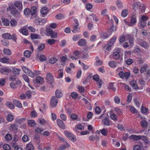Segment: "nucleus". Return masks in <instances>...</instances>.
Wrapping results in <instances>:
<instances>
[{
  "instance_id": "1",
  "label": "nucleus",
  "mask_w": 150,
  "mask_h": 150,
  "mask_svg": "<svg viewBox=\"0 0 150 150\" xmlns=\"http://www.w3.org/2000/svg\"><path fill=\"white\" fill-rule=\"evenodd\" d=\"M8 11H11V13L16 18H19L21 17V14L20 11H18L15 7L13 6H9L7 8Z\"/></svg>"
},
{
  "instance_id": "2",
  "label": "nucleus",
  "mask_w": 150,
  "mask_h": 150,
  "mask_svg": "<svg viewBox=\"0 0 150 150\" xmlns=\"http://www.w3.org/2000/svg\"><path fill=\"white\" fill-rule=\"evenodd\" d=\"M138 44L146 49H148L149 46L148 43L144 40L140 38L137 40Z\"/></svg>"
},
{
  "instance_id": "3",
  "label": "nucleus",
  "mask_w": 150,
  "mask_h": 150,
  "mask_svg": "<svg viewBox=\"0 0 150 150\" xmlns=\"http://www.w3.org/2000/svg\"><path fill=\"white\" fill-rule=\"evenodd\" d=\"M64 134L71 141L75 142L76 140V138L75 136L70 132L65 130L64 132Z\"/></svg>"
},
{
  "instance_id": "4",
  "label": "nucleus",
  "mask_w": 150,
  "mask_h": 150,
  "mask_svg": "<svg viewBox=\"0 0 150 150\" xmlns=\"http://www.w3.org/2000/svg\"><path fill=\"white\" fill-rule=\"evenodd\" d=\"M46 79L47 82L50 84H52L54 82V78L51 73H47L46 75Z\"/></svg>"
},
{
  "instance_id": "5",
  "label": "nucleus",
  "mask_w": 150,
  "mask_h": 150,
  "mask_svg": "<svg viewBox=\"0 0 150 150\" xmlns=\"http://www.w3.org/2000/svg\"><path fill=\"white\" fill-rule=\"evenodd\" d=\"M117 39V37L114 36L108 42L106 45V50L109 51L111 50L110 47L114 44Z\"/></svg>"
},
{
  "instance_id": "6",
  "label": "nucleus",
  "mask_w": 150,
  "mask_h": 150,
  "mask_svg": "<svg viewBox=\"0 0 150 150\" xmlns=\"http://www.w3.org/2000/svg\"><path fill=\"white\" fill-rule=\"evenodd\" d=\"M21 85V82L19 80H17L15 83L11 82L10 84L11 87L13 89L20 87Z\"/></svg>"
},
{
  "instance_id": "7",
  "label": "nucleus",
  "mask_w": 150,
  "mask_h": 150,
  "mask_svg": "<svg viewBox=\"0 0 150 150\" xmlns=\"http://www.w3.org/2000/svg\"><path fill=\"white\" fill-rule=\"evenodd\" d=\"M46 19L39 18H37L34 20V23L37 25H42L46 22Z\"/></svg>"
},
{
  "instance_id": "8",
  "label": "nucleus",
  "mask_w": 150,
  "mask_h": 150,
  "mask_svg": "<svg viewBox=\"0 0 150 150\" xmlns=\"http://www.w3.org/2000/svg\"><path fill=\"white\" fill-rule=\"evenodd\" d=\"M58 99L56 97L53 96L51 98L50 101V105L51 107L54 108L55 107L58 102Z\"/></svg>"
},
{
  "instance_id": "9",
  "label": "nucleus",
  "mask_w": 150,
  "mask_h": 150,
  "mask_svg": "<svg viewBox=\"0 0 150 150\" xmlns=\"http://www.w3.org/2000/svg\"><path fill=\"white\" fill-rule=\"evenodd\" d=\"M11 6H13V7H16L20 11H21L23 9L22 2L18 1H15L14 4Z\"/></svg>"
},
{
  "instance_id": "10",
  "label": "nucleus",
  "mask_w": 150,
  "mask_h": 150,
  "mask_svg": "<svg viewBox=\"0 0 150 150\" xmlns=\"http://www.w3.org/2000/svg\"><path fill=\"white\" fill-rule=\"evenodd\" d=\"M118 75L121 78L124 79L125 77L126 79H128L130 75V73L128 72L124 73L123 71H121L119 73Z\"/></svg>"
},
{
  "instance_id": "11",
  "label": "nucleus",
  "mask_w": 150,
  "mask_h": 150,
  "mask_svg": "<svg viewBox=\"0 0 150 150\" xmlns=\"http://www.w3.org/2000/svg\"><path fill=\"white\" fill-rule=\"evenodd\" d=\"M75 24L74 25L73 27V30H72L73 33H75L78 32L79 30V28L78 27L79 24L76 19H75L74 20Z\"/></svg>"
},
{
  "instance_id": "12",
  "label": "nucleus",
  "mask_w": 150,
  "mask_h": 150,
  "mask_svg": "<svg viewBox=\"0 0 150 150\" xmlns=\"http://www.w3.org/2000/svg\"><path fill=\"white\" fill-rule=\"evenodd\" d=\"M23 71L25 73L28 74V75L31 77H34V74L28 68L24 67L22 68Z\"/></svg>"
},
{
  "instance_id": "13",
  "label": "nucleus",
  "mask_w": 150,
  "mask_h": 150,
  "mask_svg": "<svg viewBox=\"0 0 150 150\" xmlns=\"http://www.w3.org/2000/svg\"><path fill=\"white\" fill-rule=\"evenodd\" d=\"M11 71L10 69L4 67L0 69V71L3 74L7 75L8 72Z\"/></svg>"
},
{
  "instance_id": "14",
  "label": "nucleus",
  "mask_w": 150,
  "mask_h": 150,
  "mask_svg": "<svg viewBox=\"0 0 150 150\" xmlns=\"http://www.w3.org/2000/svg\"><path fill=\"white\" fill-rule=\"evenodd\" d=\"M88 139L90 142H92L96 140V141H99L100 140L99 135H92L88 137Z\"/></svg>"
},
{
  "instance_id": "15",
  "label": "nucleus",
  "mask_w": 150,
  "mask_h": 150,
  "mask_svg": "<svg viewBox=\"0 0 150 150\" xmlns=\"http://www.w3.org/2000/svg\"><path fill=\"white\" fill-rule=\"evenodd\" d=\"M57 123L58 126L61 129H65V126L63 122L61 120L57 119Z\"/></svg>"
},
{
  "instance_id": "16",
  "label": "nucleus",
  "mask_w": 150,
  "mask_h": 150,
  "mask_svg": "<svg viewBox=\"0 0 150 150\" xmlns=\"http://www.w3.org/2000/svg\"><path fill=\"white\" fill-rule=\"evenodd\" d=\"M120 51L118 50H115L114 51L113 55V58L116 60H118L120 58Z\"/></svg>"
},
{
  "instance_id": "17",
  "label": "nucleus",
  "mask_w": 150,
  "mask_h": 150,
  "mask_svg": "<svg viewBox=\"0 0 150 150\" xmlns=\"http://www.w3.org/2000/svg\"><path fill=\"white\" fill-rule=\"evenodd\" d=\"M137 21L136 16L135 15L132 16L131 18L130 23L129 25L130 26H132L136 23Z\"/></svg>"
},
{
  "instance_id": "18",
  "label": "nucleus",
  "mask_w": 150,
  "mask_h": 150,
  "mask_svg": "<svg viewBox=\"0 0 150 150\" xmlns=\"http://www.w3.org/2000/svg\"><path fill=\"white\" fill-rule=\"evenodd\" d=\"M78 44L80 46H84L86 44V40L84 39H81L78 41Z\"/></svg>"
},
{
  "instance_id": "19",
  "label": "nucleus",
  "mask_w": 150,
  "mask_h": 150,
  "mask_svg": "<svg viewBox=\"0 0 150 150\" xmlns=\"http://www.w3.org/2000/svg\"><path fill=\"white\" fill-rule=\"evenodd\" d=\"M127 38L129 40L130 45L133 46L134 42L133 37L131 35H127Z\"/></svg>"
},
{
  "instance_id": "20",
  "label": "nucleus",
  "mask_w": 150,
  "mask_h": 150,
  "mask_svg": "<svg viewBox=\"0 0 150 150\" xmlns=\"http://www.w3.org/2000/svg\"><path fill=\"white\" fill-rule=\"evenodd\" d=\"M130 84L132 87L133 89L137 90L139 88V87L137 85V82L135 81H131L130 82Z\"/></svg>"
},
{
  "instance_id": "21",
  "label": "nucleus",
  "mask_w": 150,
  "mask_h": 150,
  "mask_svg": "<svg viewBox=\"0 0 150 150\" xmlns=\"http://www.w3.org/2000/svg\"><path fill=\"white\" fill-rule=\"evenodd\" d=\"M65 143L64 145H61L59 148L60 149V150H63L69 148L70 146V145L69 144L67 141H65V142H64Z\"/></svg>"
},
{
  "instance_id": "22",
  "label": "nucleus",
  "mask_w": 150,
  "mask_h": 150,
  "mask_svg": "<svg viewBox=\"0 0 150 150\" xmlns=\"http://www.w3.org/2000/svg\"><path fill=\"white\" fill-rule=\"evenodd\" d=\"M13 103L16 107L21 108L22 107V104L21 102L16 99H14L13 100Z\"/></svg>"
},
{
  "instance_id": "23",
  "label": "nucleus",
  "mask_w": 150,
  "mask_h": 150,
  "mask_svg": "<svg viewBox=\"0 0 150 150\" xmlns=\"http://www.w3.org/2000/svg\"><path fill=\"white\" fill-rule=\"evenodd\" d=\"M49 11V9L46 7H44L42 8L40 10L41 13L44 15H46Z\"/></svg>"
},
{
  "instance_id": "24",
  "label": "nucleus",
  "mask_w": 150,
  "mask_h": 150,
  "mask_svg": "<svg viewBox=\"0 0 150 150\" xmlns=\"http://www.w3.org/2000/svg\"><path fill=\"white\" fill-rule=\"evenodd\" d=\"M102 122L105 126H108L110 125V122L109 119L106 117L104 118L103 119Z\"/></svg>"
},
{
  "instance_id": "25",
  "label": "nucleus",
  "mask_w": 150,
  "mask_h": 150,
  "mask_svg": "<svg viewBox=\"0 0 150 150\" xmlns=\"http://www.w3.org/2000/svg\"><path fill=\"white\" fill-rule=\"evenodd\" d=\"M55 94L56 96V97L57 98H61L63 96L62 91L59 89H57L56 91Z\"/></svg>"
},
{
  "instance_id": "26",
  "label": "nucleus",
  "mask_w": 150,
  "mask_h": 150,
  "mask_svg": "<svg viewBox=\"0 0 150 150\" xmlns=\"http://www.w3.org/2000/svg\"><path fill=\"white\" fill-rule=\"evenodd\" d=\"M3 38L7 40H10L12 38V35L9 33H5L2 35Z\"/></svg>"
},
{
  "instance_id": "27",
  "label": "nucleus",
  "mask_w": 150,
  "mask_h": 150,
  "mask_svg": "<svg viewBox=\"0 0 150 150\" xmlns=\"http://www.w3.org/2000/svg\"><path fill=\"white\" fill-rule=\"evenodd\" d=\"M31 16H33L35 15L37 12V8L35 6H32L30 10Z\"/></svg>"
},
{
  "instance_id": "28",
  "label": "nucleus",
  "mask_w": 150,
  "mask_h": 150,
  "mask_svg": "<svg viewBox=\"0 0 150 150\" xmlns=\"http://www.w3.org/2000/svg\"><path fill=\"white\" fill-rule=\"evenodd\" d=\"M12 146L14 149L15 150H22V148L20 146L17 145L16 143H12Z\"/></svg>"
},
{
  "instance_id": "29",
  "label": "nucleus",
  "mask_w": 150,
  "mask_h": 150,
  "mask_svg": "<svg viewBox=\"0 0 150 150\" xmlns=\"http://www.w3.org/2000/svg\"><path fill=\"white\" fill-rule=\"evenodd\" d=\"M35 81L37 83L41 84L44 81V79L41 76H38L35 79Z\"/></svg>"
},
{
  "instance_id": "30",
  "label": "nucleus",
  "mask_w": 150,
  "mask_h": 150,
  "mask_svg": "<svg viewBox=\"0 0 150 150\" xmlns=\"http://www.w3.org/2000/svg\"><path fill=\"white\" fill-rule=\"evenodd\" d=\"M20 33H22L24 35H27L28 33V31L26 28H21L19 30Z\"/></svg>"
},
{
  "instance_id": "31",
  "label": "nucleus",
  "mask_w": 150,
  "mask_h": 150,
  "mask_svg": "<svg viewBox=\"0 0 150 150\" xmlns=\"http://www.w3.org/2000/svg\"><path fill=\"white\" fill-rule=\"evenodd\" d=\"M6 105L11 109H14V108L13 104L11 102L9 101H7L6 103Z\"/></svg>"
},
{
  "instance_id": "32",
  "label": "nucleus",
  "mask_w": 150,
  "mask_h": 150,
  "mask_svg": "<svg viewBox=\"0 0 150 150\" xmlns=\"http://www.w3.org/2000/svg\"><path fill=\"white\" fill-rule=\"evenodd\" d=\"M128 11L127 9H125L122 11L121 13V16L123 17H126L128 14Z\"/></svg>"
},
{
  "instance_id": "33",
  "label": "nucleus",
  "mask_w": 150,
  "mask_h": 150,
  "mask_svg": "<svg viewBox=\"0 0 150 150\" xmlns=\"http://www.w3.org/2000/svg\"><path fill=\"white\" fill-rule=\"evenodd\" d=\"M131 137L134 140L137 141L141 139L142 136L132 135Z\"/></svg>"
},
{
  "instance_id": "34",
  "label": "nucleus",
  "mask_w": 150,
  "mask_h": 150,
  "mask_svg": "<svg viewBox=\"0 0 150 150\" xmlns=\"http://www.w3.org/2000/svg\"><path fill=\"white\" fill-rule=\"evenodd\" d=\"M140 124L143 128H146L148 126V122L146 120H142Z\"/></svg>"
},
{
  "instance_id": "35",
  "label": "nucleus",
  "mask_w": 150,
  "mask_h": 150,
  "mask_svg": "<svg viewBox=\"0 0 150 150\" xmlns=\"http://www.w3.org/2000/svg\"><path fill=\"white\" fill-rule=\"evenodd\" d=\"M20 69L14 68H13V72L15 75H18L20 74Z\"/></svg>"
},
{
  "instance_id": "36",
  "label": "nucleus",
  "mask_w": 150,
  "mask_h": 150,
  "mask_svg": "<svg viewBox=\"0 0 150 150\" xmlns=\"http://www.w3.org/2000/svg\"><path fill=\"white\" fill-rule=\"evenodd\" d=\"M45 46V45L44 43H41L40 45L38 46L37 48V50L39 51H42Z\"/></svg>"
},
{
  "instance_id": "37",
  "label": "nucleus",
  "mask_w": 150,
  "mask_h": 150,
  "mask_svg": "<svg viewBox=\"0 0 150 150\" xmlns=\"http://www.w3.org/2000/svg\"><path fill=\"white\" fill-rule=\"evenodd\" d=\"M109 65L112 68L115 67L117 66V63L114 61H111L108 63Z\"/></svg>"
},
{
  "instance_id": "38",
  "label": "nucleus",
  "mask_w": 150,
  "mask_h": 150,
  "mask_svg": "<svg viewBox=\"0 0 150 150\" xmlns=\"http://www.w3.org/2000/svg\"><path fill=\"white\" fill-rule=\"evenodd\" d=\"M141 139L146 144H148L149 143V142L148 139L149 138L148 137L144 135H142Z\"/></svg>"
},
{
  "instance_id": "39",
  "label": "nucleus",
  "mask_w": 150,
  "mask_h": 150,
  "mask_svg": "<svg viewBox=\"0 0 150 150\" xmlns=\"http://www.w3.org/2000/svg\"><path fill=\"white\" fill-rule=\"evenodd\" d=\"M3 53L7 55H10L11 52V50L7 48H4L3 49Z\"/></svg>"
},
{
  "instance_id": "40",
  "label": "nucleus",
  "mask_w": 150,
  "mask_h": 150,
  "mask_svg": "<svg viewBox=\"0 0 150 150\" xmlns=\"http://www.w3.org/2000/svg\"><path fill=\"white\" fill-rule=\"evenodd\" d=\"M34 148L33 145L29 143L27 144L25 149L26 150H33Z\"/></svg>"
},
{
  "instance_id": "41",
  "label": "nucleus",
  "mask_w": 150,
  "mask_h": 150,
  "mask_svg": "<svg viewBox=\"0 0 150 150\" xmlns=\"http://www.w3.org/2000/svg\"><path fill=\"white\" fill-rule=\"evenodd\" d=\"M116 4L118 7L120 9H122L123 7L122 2L119 0H117L116 1Z\"/></svg>"
},
{
  "instance_id": "42",
  "label": "nucleus",
  "mask_w": 150,
  "mask_h": 150,
  "mask_svg": "<svg viewBox=\"0 0 150 150\" xmlns=\"http://www.w3.org/2000/svg\"><path fill=\"white\" fill-rule=\"evenodd\" d=\"M9 60L8 58H3L0 59V61L4 63H9Z\"/></svg>"
},
{
  "instance_id": "43",
  "label": "nucleus",
  "mask_w": 150,
  "mask_h": 150,
  "mask_svg": "<svg viewBox=\"0 0 150 150\" xmlns=\"http://www.w3.org/2000/svg\"><path fill=\"white\" fill-rule=\"evenodd\" d=\"M146 22L142 20L140 21L139 24L140 27L144 28L146 24Z\"/></svg>"
},
{
  "instance_id": "44",
  "label": "nucleus",
  "mask_w": 150,
  "mask_h": 150,
  "mask_svg": "<svg viewBox=\"0 0 150 150\" xmlns=\"http://www.w3.org/2000/svg\"><path fill=\"white\" fill-rule=\"evenodd\" d=\"M10 23L11 27L15 26H16L17 24V21L13 19H11L10 21Z\"/></svg>"
},
{
  "instance_id": "45",
  "label": "nucleus",
  "mask_w": 150,
  "mask_h": 150,
  "mask_svg": "<svg viewBox=\"0 0 150 150\" xmlns=\"http://www.w3.org/2000/svg\"><path fill=\"white\" fill-rule=\"evenodd\" d=\"M24 13L26 15H29L30 14H31L30 9L28 8L25 9L24 10Z\"/></svg>"
},
{
  "instance_id": "46",
  "label": "nucleus",
  "mask_w": 150,
  "mask_h": 150,
  "mask_svg": "<svg viewBox=\"0 0 150 150\" xmlns=\"http://www.w3.org/2000/svg\"><path fill=\"white\" fill-rule=\"evenodd\" d=\"M110 117L111 119L114 121L117 120V115L114 113L111 114L110 116Z\"/></svg>"
},
{
  "instance_id": "47",
  "label": "nucleus",
  "mask_w": 150,
  "mask_h": 150,
  "mask_svg": "<svg viewBox=\"0 0 150 150\" xmlns=\"http://www.w3.org/2000/svg\"><path fill=\"white\" fill-rule=\"evenodd\" d=\"M28 124L30 127H34L35 126V121L33 120H29L28 122Z\"/></svg>"
},
{
  "instance_id": "48",
  "label": "nucleus",
  "mask_w": 150,
  "mask_h": 150,
  "mask_svg": "<svg viewBox=\"0 0 150 150\" xmlns=\"http://www.w3.org/2000/svg\"><path fill=\"white\" fill-rule=\"evenodd\" d=\"M2 22L4 25L5 26H8L9 24V22L8 20L5 19L4 18L3 19Z\"/></svg>"
},
{
  "instance_id": "49",
  "label": "nucleus",
  "mask_w": 150,
  "mask_h": 150,
  "mask_svg": "<svg viewBox=\"0 0 150 150\" xmlns=\"http://www.w3.org/2000/svg\"><path fill=\"white\" fill-rule=\"evenodd\" d=\"M31 53L29 50H26L24 53V55L25 57L28 58L30 56Z\"/></svg>"
},
{
  "instance_id": "50",
  "label": "nucleus",
  "mask_w": 150,
  "mask_h": 150,
  "mask_svg": "<svg viewBox=\"0 0 150 150\" xmlns=\"http://www.w3.org/2000/svg\"><path fill=\"white\" fill-rule=\"evenodd\" d=\"M30 37L31 39H40V37L39 35L33 34H31L30 35Z\"/></svg>"
},
{
  "instance_id": "51",
  "label": "nucleus",
  "mask_w": 150,
  "mask_h": 150,
  "mask_svg": "<svg viewBox=\"0 0 150 150\" xmlns=\"http://www.w3.org/2000/svg\"><path fill=\"white\" fill-rule=\"evenodd\" d=\"M57 61V59L56 57H53L49 59V62L52 64L55 63Z\"/></svg>"
},
{
  "instance_id": "52",
  "label": "nucleus",
  "mask_w": 150,
  "mask_h": 150,
  "mask_svg": "<svg viewBox=\"0 0 150 150\" xmlns=\"http://www.w3.org/2000/svg\"><path fill=\"white\" fill-rule=\"evenodd\" d=\"M12 135L9 134H7L5 136L6 139L8 141L11 140L12 139Z\"/></svg>"
},
{
  "instance_id": "53",
  "label": "nucleus",
  "mask_w": 150,
  "mask_h": 150,
  "mask_svg": "<svg viewBox=\"0 0 150 150\" xmlns=\"http://www.w3.org/2000/svg\"><path fill=\"white\" fill-rule=\"evenodd\" d=\"M100 132L102 134L103 136H106L108 133L107 130L105 128H103L100 130Z\"/></svg>"
},
{
  "instance_id": "54",
  "label": "nucleus",
  "mask_w": 150,
  "mask_h": 150,
  "mask_svg": "<svg viewBox=\"0 0 150 150\" xmlns=\"http://www.w3.org/2000/svg\"><path fill=\"white\" fill-rule=\"evenodd\" d=\"M39 59L41 62H44L46 60V57L44 55H41L39 57Z\"/></svg>"
},
{
  "instance_id": "55",
  "label": "nucleus",
  "mask_w": 150,
  "mask_h": 150,
  "mask_svg": "<svg viewBox=\"0 0 150 150\" xmlns=\"http://www.w3.org/2000/svg\"><path fill=\"white\" fill-rule=\"evenodd\" d=\"M11 128L13 130L16 131L18 129V126L14 124H13L11 125Z\"/></svg>"
},
{
  "instance_id": "56",
  "label": "nucleus",
  "mask_w": 150,
  "mask_h": 150,
  "mask_svg": "<svg viewBox=\"0 0 150 150\" xmlns=\"http://www.w3.org/2000/svg\"><path fill=\"white\" fill-rule=\"evenodd\" d=\"M119 42L123 43L125 41V37L124 35H121L119 38Z\"/></svg>"
},
{
  "instance_id": "57",
  "label": "nucleus",
  "mask_w": 150,
  "mask_h": 150,
  "mask_svg": "<svg viewBox=\"0 0 150 150\" xmlns=\"http://www.w3.org/2000/svg\"><path fill=\"white\" fill-rule=\"evenodd\" d=\"M145 6L144 5H140L139 6V11L142 13H144L145 11Z\"/></svg>"
},
{
  "instance_id": "58",
  "label": "nucleus",
  "mask_w": 150,
  "mask_h": 150,
  "mask_svg": "<svg viewBox=\"0 0 150 150\" xmlns=\"http://www.w3.org/2000/svg\"><path fill=\"white\" fill-rule=\"evenodd\" d=\"M113 83H110L108 86V88L112 89L114 91H115L116 90V88L113 86Z\"/></svg>"
},
{
  "instance_id": "59",
  "label": "nucleus",
  "mask_w": 150,
  "mask_h": 150,
  "mask_svg": "<svg viewBox=\"0 0 150 150\" xmlns=\"http://www.w3.org/2000/svg\"><path fill=\"white\" fill-rule=\"evenodd\" d=\"M79 91L81 93H83L84 91L85 90L83 87L82 86H79L77 87Z\"/></svg>"
},
{
  "instance_id": "60",
  "label": "nucleus",
  "mask_w": 150,
  "mask_h": 150,
  "mask_svg": "<svg viewBox=\"0 0 150 150\" xmlns=\"http://www.w3.org/2000/svg\"><path fill=\"white\" fill-rule=\"evenodd\" d=\"M7 119L8 121L11 122L13 119V117L12 115L8 114L7 117Z\"/></svg>"
},
{
  "instance_id": "61",
  "label": "nucleus",
  "mask_w": 150,
  "mask_h": 150,
  "mask_svg": "<svg viewBox=\"0 0 150 150\" xmlns=\"http://www.w3.org/2000/svg\"><path fill=\"white\" fill-rule=\"evenodd\" d=\"M55 40L54 39H49L47 40V42L49 45H52L54 43Z\"/></svg>"
},
{
  "instance_id": "62",
  "label": "nucleus",
  "mask_w": 150,
  "mask_h": 150,
  "mask_svg": "<svg viewBox=\"0 0 150 150\" xmlns=\"http://www.w3.org/2000/svg\"><path fill=\"white\" fill-rule=\"evenodd\" d=\"M93 5L91 4L88 3L86 4V8L87 10H89L92 8Z\"/></svg>"
},
{
  "instance_id": "63",
  "label": "nucleus",
  "mask_w": 150,
  "mask_h": 150,
  "mask_svg": "<svg viewBox=\"0 0 150 150\" xmlns=\"http://www.w3.org/2000/svg\"><path fill=\"white\" fill-rule=\"evenodd\" d=\"M22 140L24 142H26L29 140V137L27 135H24L22 137Z\"/></svg>"
},
{
  "instance_id": "64",
  "label": "nucleus",
  "mask_w": 150,
  "mask_h": 150,
  "mask_svg": "<svg viewBox=\"0 0 150 150\" xmlns=\"http://www.w3.org/2000/svg\"><path fill=\"white\" fill-rule=\"evenodd\" d=\"M3 149L5 150H10L11 149L10 146L8 144H5L3 146Z\"/></svg>"
}]
</instances>
